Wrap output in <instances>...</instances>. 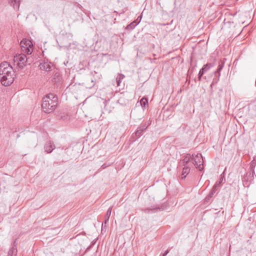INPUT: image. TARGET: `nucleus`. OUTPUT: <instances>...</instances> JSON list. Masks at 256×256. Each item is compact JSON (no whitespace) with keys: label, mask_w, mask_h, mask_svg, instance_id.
Returning a JSON list of instances; mask_svg holds the SVG:
<instances>
[{"label":"nucleus","mask_w":256,"mask_h":256,"mask_svg":"<svg viewBox=\"0 0 256 256\" xmlns=\"http://www.w3.org/2000/svg\"><path fill=\"white\" fill-rule=\"evenodd\" d=\"M206 72L202 68L198 73V80L200 82L201 80L202 76H203V74Z\"/></svg>","instance_id":"obj_21"},{"label":"nucleus","mask_w":256,"mask_h":256,"mask_svg":"<svg viewBox=\"0 0 256 256\" xmlns=\"http://www.w3.org/2000/svg\"><path fill=\"white\" fill-rule=\"evenodd\" d=\"M142 18V16L141 15V16H139L138 18V19L136 20V21H137V22H140V20H141Z\"/></svg>","instance_id":"obj_29"},{"label":"nucleus","mask_w":256,"mask_h":256,"mask_svg":"<svg viewBox=\"0 0 256 256\" xmlns=\"http://www.w3.org/2000/svg\"><path fill=\"white\" fill-rule=\"evenodd\" d=\"M10 3L14 10H18L20 5V0H9Z\"/></svg>","instance_id":"obj_13"},{"label":"nucleus","mask_w":256,"mask_h":256,"mask_svg":"<svg viewBox=\"0 0 256 256\" xmlns=\"http://www.w3.org/2000/svg\"><path fill=\"white\" fill-rule=\"evenodd\" d=\"M256 164L253 161L250 164V168L252 171H254V168Z\"/></svg>","instance_id":"obj_24"},{"label":"nucleus","mask_w":256,"mask_h":256,"mask_svg":"<svg viewBox=\"0 0 256 256\" xmlns=\"http://www.w3.org/2000/svg\"><path fill=\"white\" fill-rule=\"evenodd\" d=\"M192 154L190 155V154H186L184 156V158L182 160L181 163L182 166L187 165L192 166Z\"/></svg>","instance_id":"obj_9"},{"label":"nucleus","mask_w":256,"mask_h":256,"mask_svg":"<svg viewBox=\"0 0 256 256\" xmlns=\"http://www.w3.org/2000/svg\"><path fill=\"white\" fill-rule=\"evenodd\" d=\"M60 118L63 120H68V115L64 114L63 116H61Z\"/></svg>","instance_id":"obj_25"},{"label":"nucleus","mask_w":256,"mask_h":256,"mask_svg":"<svg viewBox=\"0 0 256 256\" xmlns=\"http://www.w3.org/2000/svg\"><path fill=\"white\" fill-rule=\"evenodd\" d=\"M222 187H224L222 190L226 191L229 190L230 188V184L226 183L224 172L220 175L218 180L216 181L212 188V192L219 190Z\"/></svg>","instance_id":"obj_3"},{"label":"nucleus","mask_w":256,"mask_h":256,"mask_svg":"<svg viewBox=\"0 0 256 256\" xmlns=\"http://www.w3.org/2000/svg\"><path fill=\"white\" fill-rule=\"evenodd\" d=\"M27 42L26 40H22L20 42V44H22L23 43L26 44V46H30V42H28V44H26Z\"/></svg>","instance_id":"obj_26"},{"label":"nucleus","mask_w":256,"mask_h":256,"mask_svg":"<svg viewBox=\"0 0 256 256\" xmlns=\"http://www.w3.org/2000/svg\"><path fill=\"white\" fill-rule=\"evenodd\" d=\"M216 62L214 61L213 62L207 63L206 64V66L209 67L210 68H211L214 66L216 65Z\"/></svg>","instance_id":"obj_23"},{"label":"nucleus","mask_w":256,"mask_h":256,"mask_svg":"<svg viewBox=\"0 0 256 256\" xmlns=\"http://www.w3.org/2000/svg\"><path fill=\"white\" fill-rule=\"evenodd\" d=\"M17 254V249L14 246H12L8 252V256H16Z\"/></svg>","instance_id":"obj_15"},{"label":"nucleus","mask_w":256,"mask_h":256,"mask_svg":"<svg viewBox=\"0 0 256 256\" xmlns=\"http://www.w3.org/2000/svg\"><path fill=\"white\" fill-rule=\"evenodd\" d=\"M31 53H32V51L30 49H28V54H30Z\"/></svg>","instance_id":"obj_30"},{"label":"nucleus","mask_w":256,"mask_h":256,"mask_svg":"<svg viewBox=\"0 0 256 256\" xmlns=\"http://www.w3.org/2000/svg\"><path fill=\"white\" fill-rule=\"evenodd\" d=\"M202 68L206 72L210 69L209 67L206 66V64L204 65Z\"/></svg>","instance_id":"obj_27"},{"label":"nucleus","mask_w":256,"mask_h":256,"mask_svg":"<svg viewBox=\"0 0 256 256\" xmlns=\"http://www.w3.org/2000/svg\"><path fill=\"white\" fill-rule=\"evenodd\" d=\"M169 252V250H167L163 254H160V256H166V255Z\"/></svg>","instance_id":"obj_28"},{"label":"nucleus","mask_w":256,"mask_h":256,"mask_svg":"<svg viewBox=\"0 0 256 256\" xmlns=\"http://www.w3.org/2000/svg\"><path fill=\"white\" fill-rule=\"evenodd\" d=\"M15 72L10 64L4 62L0 64V79L1 84L8 86L11 85L14 80Z\"/></svg>","instance_id":"obj_1"},{"label":"nucleus","mask_w":256,"mask_h":256,"mask_svg":"<svg viewBox=\"0 0 256 256\" xmlns=\"http://www.w3.org/2000/svg\"><path fill=\"white\" fill-rule=\"evenodd\" d=\"M140 104L143 108H145L148 105V99L146 98H142L140 100Z\"/></svg>","instance_id":"obj_18"},{"label":"nucleus","mask_w":256,"mask_h":256,"mask_svg":"<svg viewBox=\"0 0 256 256\" xmlns=\"http://www.w3.org/2000/svg\"><path fill=\"white\" fill-rule=\"evenodd\" d=\"M142 133L143 132H141V130L138 128L136 131L132 134V138L134 139V140H136L142 136Z\"/></svg>","instance_id":"obj_14"},{"label":"nucleus","mask_w":256,"mask_h":256,"mask_svg":"<svg viewBox=\"0 0 256 256\" xmlns=\"http://www.w3.org/2000/svg\"><path fill=\"white\" fill-rule=\"evenodd\" d=\"M28 61L26 55L24 54H19L14 57V62L16 63L20 68H23Z\"/></svg>","instance_id":"obj_4"},{"label":"nucleus","mask_w":256,"mask_h":256,"mask_svg":"<svg viewBox=\"0 0 256 256\" xmlns=\"http://www.w3.org/2000/svg\"><path fill=\"white\" fill-rule=\"evenodd\" d=\"M214 193H209L208 196L205 198V202H208L210 200V198H212Z\"/></svg>","instance_id":"obj_22"},{"label":"nucleus","mask_w":256,"mask_h":256,"mask_svg":"<svg viewBox=\"0 0 256 256\" xmlns=\"http://www.w3.org/2000/svg\"><path fill=\"white\" fill-rule=\"evenodd\" d=\"M134 112L132 111L131 114H130V117H132V116H134Z\"/></svg>","instance_id":"obj_31"},{"label":"nucleus","mask_w":256,"mask_h":256,"mask_svg":"<svg viewBox=\"0 0 256 256\" xmlns=\"http://www.w3.org/2000/svg\"><path fill=\"white\" fill-rule=\"evenodd\" d=\"M224 65V61H220L218 62V69L216 71L214 72L215 78H214L213 80V82L217 83L220 80V71L222 70Z\"/></svg>","instance_id":"obj_6"},{"label":"nucleus","mask_w":256,"mask_h":256,"mask_svg":"<svg viewBox=\"0 0 256 256\" xmlns=\"http://www.w3.org/2000/svg\"><path fill=\"white\" fill-rule=\"evenodd\" d=\"M158 209L159 210H161V209H162V208H157V210H158Z\"/></svg>","instance_id":"obj_33"},{"label":"nucleus","mask_w":256,"mask_h":256,"mask_svg":"<svg viewBox=\"0 0 256 256\" xmlns=\"http://www.w3.org/2000/svg\"><path fill=\"white\" fill-rule=\"evenodd\" d=\"M125 77L124 75L123 74H120L119 76H118L116 78V81L117 83V86H120V84L122 82V80Z\"/></svg>","instance_id":"obj_19"},{"label":"nucleus","mask_w":256,"mask_h":256,"mask_svg":"<svg viewBox=\"0 0 256 256\" xmlns=\"http://www.w3.org/2000/svg\"><path fill=\"white\" fill-rule=\"evenodd\" d=\"M58 103V97L52 94H49L43 98L42 107L44 112L50 113L55 110Z\"/></svg>","instance_id":"obj_2"},{"label":"nucleus","mask_w":256,"mask_h":256,"mask_svg":"<svg viewBox=\"0 0 256 256\" xmlns=\"http://www.w3.org/2000/svg\"><path fill=\"white\" fill-rule=\"evenodd\" d=\"M55 148V145L51 141L47 142L44 146V151L48 154L52 152Z\"/></svg>","instance_id":"obj_10"},{"label":"nucleus","mask_w":256,"mask_h":256,"mask_svg":"<svg viewBox=\"0 0 256 256\" xmlns=\"http://www.w3.org/2000/svg\"><path fill=\"white\" fill-rule=\"evenodd\" d=\"M149 124H146L145 123L143 125H141L139 126L138 128L141 130V132H143L146 129Z\"/></svg>","instance_id":"obj_20"},{"label":"nucleus","mask_w":256,"mask_h":256,"mask_svg":"<svg viewBox=\"0 0 256 256\" xmlns=\"http://www.w3.org/2000/svg\"><path fill=\"white\" fill-rule=\"evenodd\" d=\"M183 170L182 174V179L186 178V176L188 174L190 171V166L184 165L183 166Z\"/></svg>","instance_id":"obj_12"},{"label":"nucleus","mask_w":256,"mask_h":256,"mask_svg":"<svg viewBox=\"0 0 256 256\" xmlns=\"http://www.w3.org/2000/svg\"><path fill=\"white\" fill-rule=\"evenodd\" d=\"M40 66L42 70L48 72L51 70L52 63L50 62H48V60H44L42 62H40Z\"/></svg>","instance_id":"obj_8"},{"label":"nucleus","mask_w":256,"mask_h":256,"mask_svg":"<svg viewBox=\"0 0 256 256\" xmlns=\"http://www.w3.org/2000/svg\"><path fill=\"white\" fill-rule=\"evenodd\" d=\"M254 171H250L248 172H247L244 176V181H249L251 182L253 180L254 178Z\"/></svg>","instance_id":"obj_11"},{"label":"nucleus","mask_w":256,"mask_h":256,"mask_svg":"<svg viewBox=\"0 0 256 256\" xmlns=\"http://www.w3.org/2000/svg\"><path fill=\"white\" fill-rule=\"evenodd\" d=\"M202 158V156L200 154H192V166H194L196 168L198 169L199 170L201 171L203 169V167L201 166L202 162L201 159Z\"/></svg>","instance_id":"obj_5"},{"label":"nucleus","mask_w":256,"mask_h":256,"mask_svg":"<svg viewBox=\"0 0 256 256\" xmlns=\"http://www.w3.org/2000/svg\"><path fill=\"white\" fill-rule=\"evenodd\" d=\"M140 23V22L137 21H134L132 22H131L130 24H129L126 28L128 30H132L134 29L138 24Z\"/></svg>","instance_id":"obj_17"},{"label":"nucleus","mask_w":256,"mask_h":256,"mask_svg":"<svg viewBox=\"0 0 256 256\" xmlns=\"http://www.w3.org/2000/svg\"><path fill=\"white\" fill-rule=\"evenodd\" d=\"M94 242H92V244H91V246H92V245H94Z\"/></svg>","instance_id":"obj_32"},{"label":"nucleus","mask_w":256,"mask_h":256,"mask_svg":"<svg viewBox=\"0 0 256 256\" xmlns=\"http://www.w3.org/2000/svg\"><path fill=\"white\" fill-rule=\"evenodd\" d=\"M224 65V61H220L218 62V69L216 71L214 72L215 78H214L213 80V82L217 83L220 80V71L222 70Z\"/></svg>","instance_id":"obj_7"},{"label":"nucleus","mask_w":256,"mask_h":256,"mask_svg":"<svg viewBox=\"0 0 256 256\" xmlns=\"http://www.w3.org/2000/svg\"><path fill=\"white\" fill-rule=\"evenodd\" d=\"M112 207L109 208L106 212V214L104 217V218H105L104 223L105 224H106V222L108 221L110 217L112 214Z\"/></svg>","instance_id":"obj_16"}]
</instances>
